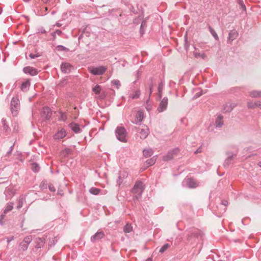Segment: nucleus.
Segmentation results:
<instances>
[{
  "label": "nucleus",
  "mask_w": 261,
  "mask_h": 261,
  "mask_svg": "<svg viewBox=\"0 0 261 261\" xmlns=\"http://www.w3.org/2000/svg\"><path fill=\"white\" fill-rule=\"evenodd\" d=\"M200 234V230L195 228H191L186 231V238L189 241L198 238Z\"/></svg>",
  "instance_id": "nucleus-4"
},
{
  "label": "nucleus",
  "mask_w": 261,
  "mask_h": 261,
  "mask_svg": "<svg viewBox=\"0 0 261 261\" xmlns=\"http://www.w3.org/2000/svg\"><path fill=\"white\" fill-rule=\"evenodd\" d=\"M249 95L252 97H261V91H252L249 92Z\"/></svg>",
  "instance_id": "nucleus-30"
},
{
  "label": "nucleus",
  "mask_w": 261,
  "mask_h": 261,
  "mask_svg": "<svg viewBox=\"0 0 261 261\" xmlns=\"http://www.w3.org/2000/svg\"><path fill=\"white\" fill-rule=\"evenodd\" d=\"M127 176V173L125 172H120L117 180V184L118 186H120L123 182V179Z\"/></svg>",
  "instance_id": "nucleus-22"
},
{
  "label": "nucleus",
  "mask_w": 261,
  "mask_h": 261,
  "mask_svg": "<svg viewBox=\"0 0 261 261\" xmlns=\"http://www.w3.org/2000/svg\"><path fill=\"white\" fill-rule=\"evenodd\" d=\"M208 29L210 32L211 33L212 35L214 37V38L216 40H219L218 36L217 33L216 32V31L214 30V29L213 28H212L211 26H208Z\"/></svg>",
  "instance_id": "nucleus-31"
},
{
  "label": "nucleus",
  "mask_w": 261,
  "mask_h": 261,
  "mask_svg": "<svg viewBox=\"0 0 261 261\" xmlns=\"http://www.w3.org/2000/svg\"><path fill=\"white\" fill-rule=\"evenodd\" d=\"M171 246V245L168 244L166 243L164 244L160 249L159 252L161 253H164L165 251L167 250L168 248H169Z\"/></svg>",
  "instance_id": "nucleus-38"
},
{
  "label": "nucleus",
  "mask_w": 261,
  "mask_h": 261,
  "mask_svg": "<svg viewBox=\"0 0 261 261\" xmlns=\"http://www.w3.org/2000/svg\"><path fill=\"white\" fill-rule=\"evenodd\" d=\"M56 34L58 35H61L62 34V31L60 30H57L55 32Z\"/></svg>",
  "instance_id": "nucleus-57"
},
{
  "label": "nucleus",
  "mask_w": 261,
  "mask_h": 261,
  "mask_svg": "<svg viewBox=\"0 0 261 261\" xmlns=\"http://www.w3.org/2000/svg\"><path fill=\"white\" fill-rule=\"evenodd\" d=\"M72 69V65L68 63H62L61 65V69L65 73H69Z\"/></svg>",
  "instance_id": "nucleus-16"
},
{
  "label": "nucleus",
  "mask_w": 261,
  "mask_h": 261,
  "mask_svg": "<svg viewBox=\"0 0 261 261\" xmlns=\"http://www.w3.org/2000/svg\"><path fill=\"white\" fill-rule=\"evenodd\" d=\"M13 148V145H11L10 147L9 150L8 152V153H10L12 152Z\"/></svg>",
  "instance_id": "nucleus-60"
},
{
  "label": "nucleus",
  "mask_w": 261,
  "mask_h": 261,
  "mask_svg": "<svg viewBox=\"0 0 261 261\" xmlns=\"http://www.w3.org/2000/svg\"><path fill=\"white\" fill-rule=\"evenodd\" d=\"M141 92L139 90H137L134 92V93L133 94H129V97L132 98V99H137L138 98L140 95Z\"/></svg>",
  "instance_id": "nucleus-33"
},
{
  "label": "nucleus",
  "mask_w": 261,
  "mask_h": 261,
  "mask_svg": "<svg viewBox=\"0 0 261 261\" xmlns=\"http://www.w3.org/2000/svg\"><path fill=\"white\" fill-rule=\"evenodd\" d=\"M48 188L49 190L51 192H55L56 191V188L54 187V186L52 184H50L48 185Z\"/></svg>",
  "instance_id": "nucleus-51"
},
{
  "label": "nucleus",
  "mask_w": 261,
  "mask_h": 261,
  "mask_svg": "<svg viewBox=\"0 0 261 261\" xmlns=\"http://www.w3.org/2000/svg\"><path fill=\"white\" fill-rule=\"evenodd\" d=\"M105 236V233L102 231H98L93 236L91 237L90 240L92 242L94 243L103 238Z\"/></svg>",
  "instance_id": "nucleus-13"
},
{
  "label": "nucleus",
  "mask_w": 261,
  "mask_h": 261,
  "mask_svg": "<svg viewBox=\"0 0 261 261\" xmlns=\"http://www.w3.org/2000/svg\"><path fill=\"white\" fill-rule=\"evenodd\" d=\"M30 86V82L29 81H27L23 83L21 85V90L23 91H27L29 90V87Z\"/></svg>",
  "instance_id": "nucleus-28"
},
{
  "label": "nucleus",
  "mask_w": 261,
  "mask_h": 261,
  "mask_svg": "<svg viewBox=\"0 0 261 261\" xmlns=\"http://www.w3.org/2000/svg\"><path fill=\"white\" fill-rule=\"evenodd\" d=\"M2 124H3V129L5 132H8L10 130V127H9L8 124H7V122L6 119L5 118H3L2 119Z\"/></svg>",
  "instance_id": "nucleus-29"
},
{
  "label": "nucleus",
  "mask_w": 261,
  "mask_h": 261,
  "mask_svg": "<svg viewBox=\"0 0 261 261\" xmlns=\"http://www.w3.org/2000/svg\"><path fill=\"white\" fill-rule=\"evenodd\" d=\"M23 71L26 73L29 74L32 76L36 75L38 74L37 70L31 66H27L23 68Z\"/></svg>",
  "instance_id": "nucleus-15"
},
{
  "label": "nucleus",
  "mask_w": 261,
  "mask_h": 261,
  "mask_svg": "<svg viewBox=\"0 0 261 261\" xmlns=\"http://www.w3.org/2000/svg\"><path fill=\"white\" fill-rule=\"evenodd\" d=\"M7 242L8 243H9L10 242H11L12 241H13L14 240V237L12 236V237H8L7 238Z\"/></svg>",
  "instance_id": "nucleus-55"
},
{
  "label": "nucleus",
  "mask_w": 261,
  "mask_h": 261,
  "mask_svg": "<svg viewBox=\"0 0 261 261\" xmlns=\"http://www.w3.org/2000/svg\"><path fill=\"white\" fill-rule=\"evenodd\" d=\"M66 84H67V80L66 79H63L60 81L59 85L60 86L63 87Z\"/></svg>",
  "instance_id": "nucleus-49"
},
{
  "label": "nucleus",
  "mask_w": 261,
  "mask_h": 261,
  "mask_svg": "<svg viewBox=\"0 0 261 261\" xmlns=\"http://www.w3.org/2000/svg\"><path fill=\"white\" fill-rule=\"evenodd\" d=\"M47 186V182L46 180H43L40 185V187L42 190L46 189Z\"/></svg>",
  "instance_id": "nucleus-45"
},
{
  "label": "nucleus",
  "mask_w": 261,
  "mask_h": 261,
  "mask_svg": "<svg viewBox=\"0 0 261 261\" xmlns=\"http://www.w3.org/2000/svg\"><path fill=\"white\" fill-rule=\"evenodd\" d=\"M147 25V22L146 20H143L140 29V33L141 35H142L144 33V30H143V28L144 27H146Z\"/></svg>",
  "instance_id": "nucleus-39"
},
{
  "label": "nucleus",
  "mask_w": 261,
  "mask_h": 261,
  "mask_svg": "<svg viewBox=\"0 0 261 261\" xmlns=\"http://www.w3.org/2000/svg\"><path fill=\"white\" fill-rule=\"evenodd\" d=\"M67 119V116L65 113H61V116L59 118V120L65 121Z\"/></svg>",
  "instance_id": "nucleus-47"
},
{
  "label": "nucleus",
  "mask_w": 261,
  "mask_h": 261,
  "mask_svg": "<svg viewBox=\"0 0 261 261\" xmlns=\"http://www.w3.org/2000/svg\"><path fill=\"white\" fill-rule=\"evenodd\" d=\"M45 239L43 237L38 238L35 240V248L37 249L42 248L45 243Z\"/></svg>",
  "instance_id": "nucleus-19"
},
{
  "label": "nucleus",
  "mask_w": 261,
  "mask_h": 261,
  "mask_svg": "<svg viewBox=\"0 0 261 261\" xmlns=\"http://www.w3.org/2000/svg\"><path fill=\"white\" fill-rule=\"evenodd\" d=\"M101 91V88L100 86L98 85H95L93 88H92V91L95 93L96 94H99Z\"/></svg>",
  "instance_id": "nucleus-41"
},
{
  "label": "nucleus",
  "mask_w": 261,
  "mask_h": 261,
  "mask_svg": "<svg viewBox=\"0 0 261 261\" xmlns=\"http://www.w3.org/2000/svg\"><path fill=\"white\" fill-rule=\"evenodd\" d=\"M221 204L225 206L224 208V212H225L226 210V206L228 204V202L227 200H223L221 201Z\"/></svg>",
  "instance_id": "nucleus-50"
},
{
  "label": "nucleus",
  "mask_w": 261,
  "mask_h": 261,
  "mask_svg": "<svg viewBox=\"0 0 261 261\" xmlns=\"http://www.w3.org/2000/svg\"><path fill=\"white\" fill-rule=\"evenodd\" d=\"M238 36V33L236 30L231 31L228 35V41H232L234 40Z\"/></svg>",
  "instance_id": "nucleus-26"
},
{
  "label": "nucleus",
  "mask_w": 261,
  "mask_h": 261,
  "mask_svg": "<svg viewBox=\"0 0 261 261\" xmlns=\"http://www.w3.org/2000/svg\"><path fill=\"white\" fill-rule=\"evenodd\" d=\"M248 107L250 109H254L255 108V104H254V102L248 101Z\"/></svg>",
  "instance_id": "nucleus-46"
},
{
  "label": "nucleus",
  "mask_w": 261,
  "mask_h": 261,
  "mask_svg": "<svg viewBox=\"0 0 261 261\" xmlns=\"http://www.w3.org/2000/svg\"><path fill=\"white\" fill-rule=\"evenodd\" d=\"M130 11L133 12L134 14H137L138 13V11L135 10L134 7L133 6H131V7L129 8Z\"/></svg>",
  "instance_id": "nucleus-53"
},
{
  "label": "nucleus",
  "mask_w": 261,
  "mask_h": 261,
  "mask_svg": "<svg viewBox=\"0 0 261 261\" xmlns=\"http://www.w3.org/2000/svg\"><path fill=\"white\" fill-rule=\"evenodd\" d=\"M56 25L58 27H60L61 26V24L60 23H59V22H57Z\"/></svg>",
  "instance_id": "nucleus-62"
},
{
  "label": "nucleus",
  "mask_w": 261,
  "mask_h": 261,
  "mask_svg": "<svg viewBox=\"0 0 261 261\" xmlns=\"http://www.w3.org/2000/svg\"><path fill=\"white\" fill-rule=\"evenodd\" d=\"M39 56H40V55L38 54H30L29 55V57L31 59H35V58L38 57Z\"/></svg>",
  "instance_id": "nucleus-52"
},
{
  "label": "nucleus",
  "mask_w": 261,
  "mask_h": 261,
  "mask_svg": "<svg viewBox=\"0 0 261 261\" xmlns=\"http://www.w3.org/2000/svg\"><path fill=\"white\" fill-rule=\"evenodd\" d=\"M117 139L121 142H126L127 132L123 126H117L115 131Z\"/></svg>",
  "instance_id": "nucleus-2"
},
{
  "label": "nucleus",
  "mask_w": 261,
  "mask_h": 261,
  "mask_svg": "<svg viewBox=\"0 0 261 261\" xmlns=\"http://www.w3.org/2000/svg\"><path fill=\"white\" fill-rule=\"evenodd\" d=\"M133 227L130 224H127L123 227V231L125 233H129L132 231Z\"/></svg>",
  "instance_id": "nucleus-37"
},
{
  "label": "nucleus",
  "mask_w": 261,
  "mask_h": 261,
  "mask_svg": "<svg viewBox=\"0 0 261 261\" xmlns=\"http://www.w3.org/2000/svg\"><path fill=\"white\" fill-rule=\"evenodd\" d=\"M56 35V34L55 32L51 33V36L53 37L54 39L55 38Z\"/></svg>",
  "instance_id": "nucleus-61"
},
{
  "label": "nucleus",
  "mask_w": 261,
  "mask_h": 261,
  "mask_svg": "<svg viewBox=\"0 0 261 261\" xmlns=\"http://www.w3.org/2000/svg\"><path fill=\"white\" fill-rule=\"evenodd\" d=\"M260 103H261V102L258 101L254 102V104H255V108H256V107L259 108V105H260Z\"/></svg>",
  "instance_id": "nucleus-58"
},
{
  "label": "nucleus",
  "mask_w": 261,
  "mask_h": 261,
  "mask_svg": "<svg viewBox=\"0 0 261 261\" xmlns=\"http://www.w3.org/2000/svg\"><path fill=\"white\" fill-rule=\"evenodd\" d=\"M100 192V190L98 188L92 187L89 189V192L94 195H98Z\"/></svg>",
  "instance_id": "nucleus-32"
},
{
  "label": "nucleus",
  "mask_w": 261,
  "mask_h": 261,
  "mask_svg": "<svg viewBox=\"0 0 261 261\" xmlns=\"http://www.w3.org/2000/svg\"><path fill=\"white\" fill-rule=\"evenodd\" d=\"M56 49L57 50L60 51H68L69 50L68 48H66V47H65L62 45H57L56 47Z\"/></svg>",
  "instance_id": "nucleus-40"
},
{
  "label": "nucleus",
  "mask_w": 261,
  "mask_h": 261,
  "mask_svg": "<svg viewBox=\"0 0 261 261\" xmlns=\"http://www.w3.org/2000/svg\"><path fill=\"white\" fill-rule=\"evenodd\" d=\"M227 158L224 161V166L225 167H228L232 163V161L234 157L237 156V153H232L229 151L226 152Z\"/></svg>",
  "instance_id": "nucleus-9"
},
{
  "label": "nucleus",
  "mask_w": 261,
  "mask_h": 261,
  "mask_svg": "<svg viewBox=\"0 0 261 261\" xmlns=\"http://www.w3.org/2000/svg\"><path fill=\"white\" fill-rule=\"evenodd\" d=\"M168 103V99L167 97H165L160 102L159 107L157 108L158 112L161 113L164 112L167 109Z\"/></svg>",
  "instance_id": "nucleus-8"
},
{
  "label": "nucleus",
  "mask_w": 261,
  "mask_h": 261,
  "mask_svg": "<svg viewBox=\"0 0 261 261\" xmlns=\"http://www.w3.org/2000/svg\"><path fill=\"white\" fill-rule=\"evenodd\" d=\"M151 83L149 86V94L147 101L150 99L151 93L153 92V88L154 85H155L156 82L153 77L150 78Z\"/></svg>",
  "instance_id": "nucleus-24"
},
{
  "label": "nucleus",
  "mask_w": 261,
  "mask_h": 261,
  "mask_svg": "<svg viewBox=\"0 0 261 261\" xmlns=\"http://www.w3.org/2000/svg\"><path fill=\"white\" fill-rule=\"evenodd\" d=\"M156 159L154 156L152 158L148 159L146 161V163L148 166H152L154 165L155 163Z\"/></svg>",
  "instance_id": "nucleus-42"
},
{
  "label": "nucleus",
  "mask_w": 261,
  "mask_h": 261,
  "mask_svg": "<svg viewBox=\"0 0 261 261\" xmlns=\"http://www.w3.org/2000/svg\"><path fill=\"white\" fill-rule=\"evenodd\" d=\"M10 108L12 115L13 116H17L20 109V102L18 97H14L12 98Z\"/></svg>",
  "instance_id": "nucleus-3"
},
{
  "label": "nucleus",
  "mask_w": 261,
  "mask_h": 261,
  "mask_svg": "<svg viewBox=\"0 0 261 261\" xmlns=\"http://www.w3.org/2000/svg\"><path fill=\"white\" fill-rule=\"evenodd\" d=\"M32 240L33 239L32 236H28L25 237L23 241L21 242L19 245V249L23 251H26L28 248L29 244L31 243Z\"/></svg>",
  "instance_id": "nucleus-6"
},
{
  "label": "nucleus",
  "mask_w": 261,
  "mask_h": 261,
  "mask_svg": "<svg viewBox=\"0 0 261 261\" xmlns=\"http://www.w3.org/2000/svg\"><path fill=\"white\" fill-rule=\"evenodd\" d=\"M107 70V68L103 66L98 67L90 66L88 67V71L94 75H101Z\"/></svg>",
  "instance_id": "nucleus-5"
},
{
  "label": "nucleus",
  "mask_w": 261,
  "mask_h": 261,
  "mask_svg": "<svg viewBox=\"0 0 261 261\" xmlns=\"http://www.w3.org/2000/svg\"><path fill=\"white\" fill-rule=\"evenodd\" d=\"M83 34H81L79 37V40H81L83 38Z\"/></svg>",
  "instance_id": "nucleus-63"
},
{
  "label": "nucleus",
  "mask_w": 261,
  "mask_h": 261,
  "mask_svg": "<svg viewBox=\"0 0 261 261\" xmlns=\"http://www.w3.org/2000/svg\"><path fill=\"white\" fill-rule=\"evenodd\" d=\"M184 182L185 183L186 186L189 188H195L198 186L197 181L193 178L185 179Z\"/></svg>",
  "instance_id": "nucleus-10"
},
{
  "label": "nucleus",
  "mask_w": 261,
  "mask_h": 261,
  "mask_svg": "<svg viewBox=\"0 0 261 261\" xmlns=\"http://www.w3.org/2000/svg\"><path fill=\"white\" fill-rule=\"evenodd\" d=\"M223 116L221 115H219L215 121V126L216 128H220L223 125Z\"/></svg>",
  "instance_id": "nucleus-20"
},
{
  "label": "nucleus",
  "mask_w": 261,
  "mask_h": 261,
  "mask_svg": "<svg viewBox=\"0 0 261 261\" xmlns=\"http://www.w3.org/2000/svg\"><path fill=\"white\" fill-rule=\"evenodd\" d=\"M138 132L140 134V138L144 139L149 134V129L146 126L144 125L142 128H138Z\"/></svg>",
  "instance_id": "nucleus-11"
},
{
  "label": "nucleus",
  "mask_w": 261,
  "mask_h": 261,
  "mask_svg": "<svg viewBox=\"0 0 261 261\" xmlns=\"http://www.w3.org/2000/svg\"><path fill=\"white\" fill-rule=\"evenodd\" d=\"M202 95V92L197 93L195 94V97H198Z\"/></svg>",
  "instance_id": "nucleus-59"
},
{
  "label": "nucleus",
  "mask_w": 261,
  "mask_h": 261,
  "mask_svg": "<svg viewBox=\"0 0 261 261\" xmlns=\"http://www.w3.org/2000/svg\"><path fill=\"white\" fill-rule=\"evenodd\" d=\"M185 39V44H184V47L185 49L188 50V48L189 47V43L188 41V37L187 35L186 34L184 36Z\"/></svg>",
  "instance_id": "nucleus-44"
},
{
  "label": "nucleus",
  "mask_w": 261,
  "mask_h": 261,
  "mask_svg": "<svg viewBox=\"0 0 261 261\" xmlns=\"http://www.w3.org/2000/svg\"><path fill=\"white\" fill-rule=\"evenodd\" d=\"M178 152V148H174L172 150L169 151L167 154L163 156V160L164 161L167 162L172 160L174 156H175Z\"/></svg>",
  "instance_id": "nucleus-7"
},
{
  "label": "nucleus",
  "mask_w": 261,
  "mask_h": 261,
  "mask_svg": "<svg viewBox=\"0 0 261 261\" xmlns=\"http://www.w3.org/2000/svg\"><path fill=\"white\" fill-rule=\"evenodd\" d=\"M72 150L68 148H66L65 149L62 150L60 152V156L62 158H66L71 153Z\"/></svg>",
  "instance_id": "nucleus-25"
},
{
  "label": "nucleus",
  "mask_w": 261,
  "mask_h": 261,
  "mask_svg": "<svg viewBox=\"0 0 261 261\" xmlns=\"http://www.w3.org/2000/svg\"><path fill=\"white\" fill-rule=\"evenodd\" d=\"M239 4H240V5L241 6V9L243 10V11H245L246 10V6L243 3V1L242 0H239Z\"/></svg>",
  "instance_id": "nucleus-48"
},
{
  "label": "nucleus",
  "mask_w": 261,
  "mask_h": 261,
  "mask_svg": "<svg viewBox=\"0 0 261 261\" xmlns=\"http://www.w3.org/2000/svg\"><path fill=\"white\" fill-rule=\"evenodd\" d=\"M153 151L152 149H145L143 150V155L145 158H148L153 154Z\"/></svg>",
  "instance_id": "nucleus-27"
},
{
  "label": "nucleus",
  "mask_w": 261,
  "mask_h": 261,
  "mask_svg": "<svg viewBox=\"0 0 261 261\" xmlns=\"http://www.w3.org/2000/svg\"><path fill=\"white\" fill-rule=\"evenodd\" d=\"M52 115L51 110L48 107H44L41 112V116L44 117L46 120H48L50 118Z\"/></svg>",
  "instance_id": "nucleus-12"
},
{
  "label": "nucleus",
  "mask_w": 261,
  "mask_h": 261,
  "mask_svg": "<svg viewBox=\"0 0 261 261\" xmlns=\"http://www.w3.org/2000/svg\"><path fill=\"white\" fill-rule=\"evenodd\" d=\"M144 119V113L141 111H138L136 115L135 119L133 121V123L140 124Z\"/></svg>",
  "instance_id": "nucleus-14"
},
{
  "label": "nucleus",
  "mask_w": 261,
  "mask_h": 261,
  "mask_svg": "<svg viewBox=\"0 0 261 261\" xmlns=\"http://www.w3.org/2000/svg\"><path fill=\"white\" fill-rule=\"evenodd\" d=\"M13 204H14L12 202H9L7 204L6 206L4 211V214H2L1 215L2 219L4 218V217L5 216V214H7V213L11 211L13 209Z\"/></svg>",
  "instance_id": "nucleus-23"
},
{
  "label": "nucleus",
  "mask_w": 261,
  "mask_h": 261,
  "mask_svg": "<svg viewBox=\"0 0 261 261\" xmlns=\"http://www.w3.org/2000/svg\"><path fill=\"white\" fill-rule=\"evenodd\" d=\"M31 169L34 172H38L40 170V167L36 163H33L32 164Z\"/></svg>",
  "instance_id": "nucleus-36"
},
{
  "label": "nucleus",
  "mask_w": 261,
  "mask_h": 261,
  "mask_svg": "<svg viewBox=\"0 0 261 261\" xmlns=\"http://www.w3.org/2000/svg\"><path fill=\"white\" fill-rule=\"evenodd\" d=\"M143 183L141 181H137L132 190V192L135 194L133 196L134 200H138L142 196L144 191Z\"/></svg>",
  "instance_id": "nucleus-1"
},
{
  "label": "nucleus",
  "mask_w": 261,
  "mask_h": 261,
  "mask_svg": "<svg viewBox=\"0 0 261 261\" xmlns=\"http://www.w3.org/2000/svg\"><path fill=\"white\" fill-rule=\"evenodd\" d=\"M38 32L42 34H45L46 33V31L43 28H39L38 30Z\"/></svg>",
  "instance_id": "nucleus-54"
},
{
  "label": "nucleus",
  "mask_w": 261,
  "mask_h": 261,
  "mask_svg": "<svg viewBox=\"0 0 261 261\" xmlns=\"http://www.w3.org/2000/svg\"><path fill=\"white\" fill-rule=\"evenodd\" d=\"M146 261H152V258H150V257H149V258H148L146 260Z\"/></svg>",
  "instance_id": "nucleus-64"
},
{
  "label": "nucleus",
  "mask_w": 261,
  "mask_h": 261,
  "mask_svg": "<svg viewBox=\"0 0 261 261\" xmlns=\"http://www.w3.org/2000/svg\"><path fill=\"white\" fill-rule=\"evenodd\" d=\"M202 152V148L201 147H199L194 152L195 154H197Z\"/></svg>",
  "instance_id": "nucleus-56"
},
{
  "label": "nucleus",
  "mask_w": 261,
  "mask_h": 261,
  "mask_svg": "<svg viewBox=\"0 0 261 261\" xmlns=\"http://www.w3.org/2000/svg\"><path fill=\"white\" fill-rule=\"evenodd\" d=\"M69 127L75 134H79L82 132V128L80 125L75 122H71L69 124Z\"/></svg>",
  "instance_id": "nucleus-17"
},
{
  "label": "nucleus",
  "mask_w": 261,
  "mask_h": 261,
  "mask_svg": "<svg viewBox=\"0 0 261 261\" xmlns=\"http://www.w3.org/2000/svg\"><path fill=\"white\" fill-rule=\"evenodd\" d=\"M111 83L113 85L116 86L117 89H119L121 86V84L118 80H114L111 81Z\"/></svg>",
  "instance_id": "nucleus-43"
},
{
  "label": "nucleus",
  "mask_w": 261,
  "mask_h": 261,
  "mask_svg": "<svg viewBox=\"0 0 261 261\" xmlns=\"http://www.w3.org/2000/svg\"><path fill=\"white\" fill-rule=\"evenodd\" d=\"M24 201V198L22 196L19 197L18 200V205L17 206V208L18 210L20 209L22 207Z\"/></svg>",
  "instance_id": "nucleus-34"
},
{
  "label": "nucleus",
  "mask_w": 261,
  "mask_h": 261,
  "mask_svg": "<svg viewBox=\"0 0 261 261\" xmlns=\"http://www.w3.org/2000/svg\"><path fill=\"white\" fill-rule=\"evenodd\" d=\"M164 83L161 81L159 84L158 86V97L156 98V100H159L161 99L162 97V91L164 88Z\"/></svg>",
  "instance_id": "nucleus-21"
},
{
  "label": "nucleus",
  "mask_w": 261,
  "mask_h": 261,
  "mask_svg": "<svg viewBox=\"0 0 261 261\" xmlns=\"http://www.w3.org/2000/svg\"><path fill=\"white\" fill-rule=\"evenodd\" d=\"M233 110L232 105L226 104L223 106V111L225 112H230Z\"/></svg>",
  "instance_id": "nucleus-35"
},
{
  "label": "nucleus",
  "mask_w": 261,
  "mask_h": 261,
  "mask_svg": "<svg viewBox=\"0 0 261 261\" xmlns=\"http://www.w3.org/2000/svg\"><path fill=\"white\" fill-rule=\"evenodd\" d=\"M66 132L64 128L59 130L54 136L55 140H60L64 138L66 136Z\"/></svg>",
  "instance_id": "nucleus-18"
}]
</instances>
